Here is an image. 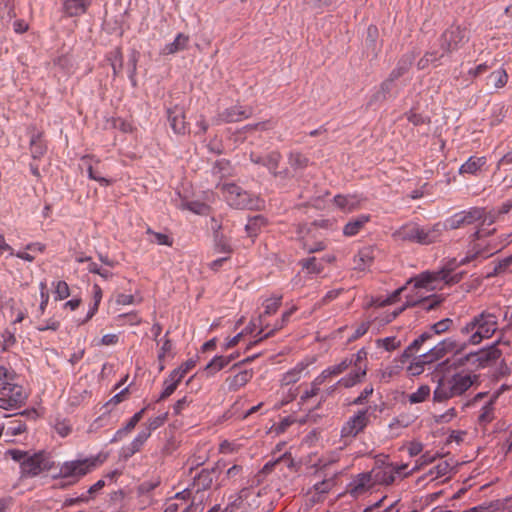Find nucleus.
I'll return each instance as SVG.
<instances>
[{"mask_svg": "<svg viewBox=\"0 0 512 512\" xmlns=\"http://www.w3.org/2000/svg\"><path fill=\"white\" fill-rule=\"evenodd\" d=\"M406 468V465L395 467L393 465L386 464V485L393 483L397 477H402V471Z\"/></svg>", "mask_w": 512, "mask_h": 512, "instance_id": "nucleus-50", "label": "nucleus"}, {"mask_svg": "<svg viewBox=\"0 0 512 512\" xmlns=\"http://www.w3.org/2000/svg\"><path fill=\"white\" fill-rule=\"evenodd\" d=\"M500 338L498 343H503L508 346H512V323H508L505 327L500 329Z\"/></svg>", "mask_w": 512, "mask_h": 512, "instance_id": "nucleus-59", "label": "nucleus"}, {"mask_svg": "<svg viewBox=\"0 0 512 512\" xmlns=\"http://www.w3.org/2000/svg\"><path fill=\"white\" fill-rule=\"evenodd\" d=\"M30 144L31 155L34 159L41 158L45 154L46 145L42 142L40 134L32 136Z\"/></svg>", "mask_w": 512, "mask_h": 512, "instance_id": "nucleus-37", "label": "nucleus"}, {"mask_svg": "<svg viewBox=\"0 0 512 512\" xmlns=\"http://www.w3.org/2000/svg\"><path fill=\"white\" fill-rule=\"evenodd\" d=\"M424 343V339L420 336L415 339L402 353L400 359L398 360L397 368H402V366L408 361L411 357L412 351L417 350Z\"/></svg>", "mask_w": 512, "mask_h": 512, "instance_id": "nucleus-39", "label": "nucleus"}, {"mask_svg": "<svg viewBox=\"0 0 512 512\" xmlns=\"http://www.w3.org/2000/svg\"><path fill=\"white\" fill-rule=\"evenodd\" d=\"M28 398L26 390L17 383H7L0 386V408L5 410L17 409L25 404Z\"/></svg>", "mask_w": 512, "mask_h": 512, "instance_id": "nucleus-7", "label": "nucleus"}, {"mask_svg": "<svg viewBox=\"0 0 512 512\" xmlns=\"http://www.w3.org/2000/svg\"><path fill=\"white\" fill-rule=\"evenodd\" d=\"M424 343V339L420 336L415 339L402 353L400 359L398 360L397 368H402V366L408 361L411 357L412 351L417 350Z\"/></svg>", "mask_w": 512, "mask_h": 512, "instance_id": "nucleus-40", "label": "nucleus"}, {"mask_svg": "<svg viewBox=\"0 0 512 512\" xmlns=\"http://www.w3.org/2000/svg\"><path fill=\"white\" fill-rule=\"evenodd\" d=\"M430 387L428 385H421L416 392L409 395L411 403L423 402L430 395Z\"/></svg>", "mask_w": 512, "mask_h": 512, "instance_id": "nucleus-52", "label": "nucleus"}, {"mask_svg": "<svg viewBox=\"0 0 512 512\" xmlns=\"http://www.w3.org/2000/svg\"><path fill=\"white\" fill-rule=\"evenodd\" d=\"M15 378H16V373L13 369H11L10 367H6L4 365H0L1 386L5 385V382L14 383Z\"/></svg>", "mask_w": 512, "mask_h": 512, "instance_id": "nucleus-56", "label": "nucleus"}, {"mask_svg": "<svg viewBox=\"0 0 512 512\" xmlns=\"http://www.w3.org/2000/svg\"><path fill=\"white\" fill-rule=\"evenodd\" d=\"M309 159L299 152H292L289 155V164L293 168L303 169L308 166Z\"/></svg>", "mask_w": 512, "mask_h": 512, "instance_id": "nucleus-49", "label": "nucleus"}, {"mask_svg": "<svg viewBox=\"0 0 512 512\" xmlns=\"http://www.w3.org/2000/svg\"><path fill=\"white\" fill-rule=\"evenodd\" d=\"M177 208L180 210H189L197 215H208L210 212V207L200 201L181 200L180 203L177 204Z\"/></svg>", "mask_w": 512, "mask_h": 512, "instance_id": "nucleus-27", "label": "nucleus"}, {"mask_svg": "<svg viewBox=\"0 0 512 512\" xmlns=\"http://www.w3.org/2000/svg\"><path fill=\"white\" fill-rule=\"evenodd\" d=\"M443 228L444 226L441 223H436L427 227H421L418 225L415 243L429 245L439 241L442 236Z\"/></svg>", "mask_w": 512, "mask_h": 512, "instance_id": "nucleus-16", "label": "nucleus"}, {"mask_svg": "<svg viewBox=\"0 0 512 512\" xmlns=\"http://www.w3.org/2000/svg\"><path fill=\"white\" fill-rule=\"evenodd\" d=\"M106 460V455L99 453L95 456L68 460L59 465L57 474H53V479H66L69 485L76 484L84 476L91 473Z\"/></svg>", "mask_w": 512, "mask_h": 512, "instance_id": "nucleus-3", "label": "nucleus"}, {"mask_svg": "<svg viewBox=\"0 0 512 512\" xmlns=\"http://www.w3.org/2000/svg\"><path fill=\"white\" fill-rule=\"evenodd\" d=\"M192 401V397L188 395L179 399L173 407L174 413L177 415L181 414L184 410H186L189 407Z\"/></svg>", "mask_w": 512, "mask_h": 512, "instance_id": "nucleus-61", "label": "nucleus"}, {"mask_svg": "<svg viewBox=\"0 0 512 512\" xmlns=\"http://www.w3.org/2000/svg\"><path fill=\"white\" fill-rule=\"evenodd\" d=\"M21 473L24 477H36L43 472L50 471L54 462L44 452H37L26 457L20 464Z\"/></svg>", "mask_w": 512, "mask_h": 512, "instance_id": "nucleus-8", "label": "nucleus"}, {"mask_svg": "<svg viewBox=\"0 0 512 512\" xmlns=\"http://www.w3.org/2000/svg\"><path fill=\"white\" fill-rule=\"evenodd\" d=\"M490 80L493 81V85L495 88H503L507 81H508V75L504 69H498L493 71L490 76Z\"/></svg>", "mask_w": 512, "mask_h": 512, "instance_id": "nucleus-48", "label": "nucleus"}, {"mask_svg": "<svg viewBox=\"0 0 512 512\" xmlns=\"http://www.w3.org/2000/svg\"><path fill=\"white\" fill-rule=\"evenodd\" d=\"M189 37L183 33H179L172 43L165 45L162 53L165 55L174 54L187 47Z\"/></svg>", "mask_w": 512, "mask_h": 512, "instance_id": "nucleus-28", "label": "nucleus"}, {"mask_svg": "<svg viewBox=\"0 0 512 512\" xmlns=\"http://www.w3.org/2000/svg\"><path fill=\"white\" fill-rule=\"evenodd\" d=\"M1 338H2L1 346H2L3 351L9 350L11 347H13L16 344V337H15L14 331L5 329L1 334Z\"/></svg>", "mask_w": 512, "mask_h": 512, "instance_id": "nucleus-54", "label": "nucleus"}, {"mask_svg": "<svg viewBox=\"0 0 512 512\" xmlns=\"http://www.w3.org/2000/svg\"><path fill=\"white\" fill-rule=\"evenodd\" d=\"M335 205L344 212H351L359 207L360 201L353 195H336L334 197Z\"/></svg>", "mask_w": 512, "mask_h": 512, "instance_id": "nucleus-26", "label": "nucleus"}, {"mask_svg": "<svg viewBox=\"0 0 512 512\" xmlns=\"http://www.w3.org/2000/svg\"><path fill=\"white\" fill-rule=\"evenodd\" d=\"M280 160L281 154L277 151H272L264 156L262 166L266 167L271 173L276 175V170Z\"/></svg>", "mask_w": 512, "mask_h": 512, "instance_id": "nucleus-35", "label": "nucleus"}, {"mask_svg": "<svg viewBox=\"0 0 512 512\" xmlns=\"http://www.w3.org/2000/svg\"><path fill=\"white\" fill-rule=\"evenodd\" d=\"M168 333H166L165 338L162 342V345L160 347V350L158 352V361L161 363L159 370L162 371L164 369V360L166 356L171 352L172 350V342L170 339L167 338Z\"/></svg>", "mask_w": 512, "mask_h": 512, "instance_id": "nucleus-51", "label": "nucleus"}, {"mask_svg": "<svg viewBox=\"0 0 512 512\" xmlns=\"http://www.w3.org/2000/svg\"><path fill=\"white\" fill-rule=\"evenodd\" d=\"M475 356L474 352L462 355L461 353L459 355L454 356V365L457 367H463V366H469L472 369H475Z\"/></svg>", "mask_w": 512, "mask_h": 512, "instance_id": "nucleus-47", "label": "nucleus"}, {"mask_svg": "<svg viewBox=\"0 0 512 512\" xmlns=\"http://www.w3.org/2000/svg\"><path fill=\"white\" fill-rule=\"evenodd\" d=\"M418 224L407 223L392 233V238L396 242H416Z\"/></svg>", "mask_w": 512, "mask_h": 512, "instance_id": "nucleus-22", "label": "nucleus"}, {"mask_svg": "<svg viewBox=\"0 0 512 512\" xmlns=\"http://www.w3.org/2000/svg\"><path fill=\"white\" fill-rule=\"evenodd\" d=\"M405 341L406 334L403 331H398L397 335L386 336V351L398 348Z\"/></svg>", "mask_w": 512, "mask_h": 512, "instance_id": "nucleus-46", "label": "nucleus"}, {"mask_svg": "<svg viewBox=\"0 0 512 512\" xmlns=\"http://www.w3.org/2000/svg\"><path fill=\"white\" fill-rule=\"evenodd\" d=\"M226 202L236 209L258 210L263 206V201L256 195L243 190L235 183L219 184Z\"/></svg>", "mask_w": 512, "mask_h": 512, "instance_id": "nucleus-5", "label": "nucleus"}, {"mask_svg": "<svg viewBox=\"0 0 512 512\" xmlns=\"http://www.w3.org/2000/svg\"><path fill=\"white\" fill-rule=\"evenodd\" d=\"M56 433L61 437H67L72 432V425L70 420L66 418L57 417L53 425Z\"/></svg>", "mask_w": 512, "mask_h": 512, "instance_id": "nucleus-41", "label": "nucleus"}, {"mask_svg": "<svg viewBox=\"0 0 512 512\" xmlns=\"http://www.w3.org/2000/svg\"><path fill=\"white\" fill-rule=\"evenodd\" d=\"M301 264L303 268L308 271V273L312 274H320L324 269L322 262L316 257L305 259L301 262Z\"/></svg>", "mask_w": 512, "mask_h": 512, "instance_id": "nucleus-43", "label": "nucleus"}, {"mask_svg": "<svg viewBox=\"0 0 512 512\" xmlns=\"http://www.w3.org/2000/svg\"><path fill=\"white\" fill-rule=\"evenodd\" d=\"M148 439L149 431L141 430L129 444L121 448L120 456L125 460L131 458L134 454L142 449Z\"/></svg>", "mask_w": 512, "mask_h": 512, "instance_id": "nucleus-20", "label": "nucleus"}, {"mask_svg": "<svg viewBox=\"0 0 512 512\" xmlns=\"http://www.w3.org/2000/svg\"><path fill=\"white\" fill-rule=\"evenodd\" d=\"M494 418V401L490 400L486 405L481 408L478 416V421L481 424L490 423Z\"/></svg>", "mask_w": 512, "mask_h": 512, "instance_id": "nucleus-42", "label": "nucleus"}, {"mask_svg": "<svg viewBox=\"0 0 512 512\" xmlns=\"http://www.w3.org/2000/svg\"><path fill=\"white\" fill-rule=\"evenodd\" d=\"M500 315L499 306H491L474 315L460 328L461 335L467 337L466 342L450 337L439 342L444 355L448 353H453L454 356L459 355L467 345H479L482 341L490 339L499 330Z\"/></svg>", "mask_w": 512, "mask_h": 512, "instance_id": "nucleus-1", "label": "nucleus"}, {"mask_svg": "<svg viewBox=\"0 0 512 512\" xmlns=\"http://www.w3.org/2000/svg\"><path fill=\"white\" fill-rule=\"evenodd\" d=\"M495 251L488 250L486 248H474L473 252H469L468 255L462 258L459 262L460 265H464L477 257L487 258L494 254Z\"/></svg>", "mask_w": 512, "mask_h": 512, "instance_id": "nucleus-44", "label": "nucleus"}, {"mask_svg": "<svg viewBox=\"0 0 512 512\" xmlns=\"http://www.w3.org/2000/svg\"><path fill=\"white\" fill-rule=\"evenodd\" d=\"M100 160L93 155H84L81 157L82 166L86 167L88 177L97 181L101 186H109L112 181L103 177L101 171L94 167V164H99Z\"/></svg>", "mask_w": 512, "mask_h": 512, "instance_id": "nucleus-18", "label": "nucleus"}, {"mask_svg": "<svg viewBox=\"0 0 512 512\" xmlns=\"http://www.w3.org/2000/svg\"><path fill=\"white\" fill-rule=\"evenodd\" d=\"M229 362L230 358L228 357L216 356L207 364L206 371L208 374L214 375L216 372L226 367Z\"/></svg>", "mask_w": 512, "mask_h": 512, "instance_id": "nucleus-38", "label": "nucleus"}, {"mask_svg": "<svg viewBox=\"0 0 512 512\" xmlns=\"http://www.w3.org/2000/svg\"><path fill=\"white\" fill-rule=\"evenodd\" d=\"M334 484L335 483L333 479H326L314 484V490L318 494H326L333 488Z\"/></svg>", "mask_w": 512, "mask_h": 512, "instance_id": "nucleus-62", "label": "nucleus"}, {"mask_svg": "<svg viewBox=\"0 0 512 512\" xmlns=\"http://www.w3.org/2000/svg\"><path fill=\"white\" fill-rule=\"evenodd\" d=\"M473 378L468 374L456 373L450 377H442L434 390L435 402H443L450 398L461 396L472 385Z\"/></svg>", "mask_w": 512, "mask_h": 512, "instance_id": "nucleus-4", "label": "nucleus"}, {"mask_svg": "<svg viewBox=\"0 0 512 512\" xmlns=\"http://www.w3.org/2000/svg\"><path fill=\"white\" fill-rule=\"evenodd\" d=\"M453 324V320L450 318H445L437 323L430 326V330L433 332L434 335L442 334L450 329V327Z\"/></svg>", "mask_w": 512, "mask_h": 512, "instance_id": "nucleus-55", "label": "nucleus"}, {"mask_svg": "<svg viewBox=\"0 0 512 512\" xmlns=\"http://www.w3.org/2000/svg\"><path fill=\"white\" fill-rule=\"evenodd\" d=\"M108 59L111 62L114 76H117L121 72L123 66V57L120 49L112 51L109 54Z\"/></svg>", "mask_w": 512, "mask_h": 512, "instance_id": "nucleus-45", "label": "nucleus"}, {"mask_svg": "<svg viewBox=\"0 0 512 512\" xmlns=\"http://www.w3.org/2000/svg\"><path fill=\"white\" fill-rule=\"evenodd\" d=\"M167 118L173 132L178 135H184L189 130V124L186 122L185 110L179 105L167 109Z\"/></svg>", "mask_w": 512, "mask_h": 512, "instance_id": "nucleus-12", "label": "nucleus"}, {"mask_svg": "<svg viewBox=\"0 0 512 512\" xmlns=\"http://www.w3.org/2000/svg\"><path fill=\"white\" fill-rule=\"evenodd\" d=\"M325 383V380L318 375L310 384L309 388H306L300 396V402L305 403L309 399L318 395L320 386Z\"/></svg>", "mask_w": 512, "mask_h": 512, "instance_id": "nucleus-33", "label": "nucleus"}, {"mask_svg": "<svg viewBox=\"0 0 512 512\" xmlns=\"http://www.w3.org/2000/svg\"><path fill=\"white\" fill-rule=\"evenodd\" d=\"M498 341L489 346L488 348L481 349L477 352H474L475 356V369L485 367L493 362H495L500 356L501 351L496 347Z\"/></svg>", "mask_w": 512, "mask_h": 512, "instance_id": "nucleus-19", "label": "nucleus"}, {"mask_svg": "<svg viewBox=\"0 0 512 512\" xmlns=\"http://www.w3.org/2000/svg\"><path fill=\"white\" fill-rule=\"evenodd\" d=\"M265 225L266 219L261 215H257L248 220L245 230L249 237L254 238Z\"/></svg>", "mask_w": 512, "mask_h": 512, "instance_id": "nucleus-32", "label": "nucleus"}, {"mask_svg": "<svg viewBox=\"0 0 512 512\" xmlns=\"http://www.w3.org/2000/svg\"><path fill=\"white\" fill-rule=\"evenodd\" d=\"M282 296H275L268 298L263 303L264 311L260 315V321L262 322L263 317L273 315L277 312L281 306Z\"/></svg>", "mask_w": 512, "mask_h": 512, "instance_id": "nucleus-34", "label": "nucleus"}, {"mask_svg": "<svg viewBox=\"0 0 512 512\" xmlns=\"http://www.w3.org/2000/svg\"><path fill=\"white\" fill-rule=\"evenodd\" d=\"M146 233L152 236L151 242L166 246H172L173 244V240L166 234L154 232L151 228H148Z\"/></svg>", "mask_w": 512, "mask_h": 512, "instance_id": "nucleus-53", "label": "nucleus"}, {"mask_svg": "<svg viewBox=\"0 0 512 512\" xmlns=\"http://www.w3.org/2000/svg\"><path fill=\"white\" fill-rule=\"evenodd\" d=\"M405 290V287L402 286L394 292L386 297V323L395 319L401 312L405 310L407 307V303H403L397 307H392L396 302L398 296Z\"/></svg>", "mask_w": 512, "mask_h": 512, "instance_id": "nucleus-21", "label": "nucleus"}, {"mask_svg": "<svg viewBox=\"0 0 512 512\" xmlns=\"http://www.w3.org/2000/svg\"><path fill=\"white\" fill-rule=\"evenodd\" d=\"M181 381L182 380L178 376L171 372L163 382V391L159 397V400H163L173 394Z\"/></svg>", "mask_w": 512, "mask_h": 512, "instance_id": "nucleus-31", "label": "nucleus"}, {"mask_svg": "<svg viewBox=\"0 0 512 512\" xmlns=\"http://www.w3.org/2000/svg\"><path fill=\"white\" fill-rule=\"evenodd\" d=\"M243 475V467L241 465H233L228 468L225 472V475L218 482L219 487H224L228 484H234L236 481L241 478Z\"/></svg>", "mask_w": 512, "mask_h": 512, "instance_id": "nucleus-29", "label": "nucleus"}, {"mask_svg": "<svg viewBox=\"0 0 512 512\" xmlns=\"http://www.w3.org/2000/svg\"><path fill=\"white\" fill-rule=\"evenodd\" d=\"M252 378V372L249 370H243L235 375L228 377L226 383L230 391H237L245 386Z\"/></svg>", "mask_w": 512, "mask_h": 512, "instance_id": "nucleus-23", "label": "nucleus"}, {"mask_svg": "<svg viewBox=\"0 0 512 512\" xmlns=\"http://www.w3.org/2000/svg\"><path fill=\"white\" fill-rule=\"evenodd\" d=\"M368 418L366 411H360L353 417H351L342 427L341 429V437L349 438L355 437L359 432H361L367 425Z\"/></svg>", "mask_w": 512, "mask_h": 512, "instance_id": "nucleus-15", "label": "nucleus"}, {"mask_svg": "<svg viewBox=\"0 0 512 512\" xmlns=\"http://www.w3.org/2000/svg\"><path fill=\"white\" fill-rule=\"evenodd\" d=\"M252 112V108L237 104L220 112L212 119V124L220 125L222 123L239 122L249 118Z\"/></svg>", "mask_w": 512, "mask_h": 512, "instance_id": "nucleus-10", "label": "nucleus"}, {"mask_svg": "<svg viewBox=\"0 0 512 512\" xmlns=\"http://www.w3.org/2000/svg\"><path fill=\"white\" fill-rule=\"evenodd\" d=\"M195 367L194 360H187L182 363L178 368L174 369L172 372L178 376L181 380Z\"/></svg>", "mask_w": 512, "mask_h": 512, "instance_id": "nucleus-57", "label": "nucleus"}, {"mask_svg": "<svg viewBox=\"0 0 512 512\" xmlns=\"http://www.w3.org/2000/svg\"><path fill=\"white\" fill-rule=\"evenodd\" d=\"M309 362L300 361L293 368L289 369L281 375L280 385L286 387L297 383L302 377L308 374L307 368Z\"/></svg>", "mask_w": 512, "mask_h": 512, "instance_id": "nucleus-17", "label": "nucleus"}, {"mask_svg": "<svg viewBox=\"0 0 512 512\" xmlns=\"http://www.w3.org/2000/svg\"><path fill=\"white\" fill-rule=\"evenodd\" d=\"M457 266L456 260H451L447 263V265L436 272H423L411 281L414 282V286L416 288H427L431 286V284L435 281H443L446 284L458 283L462 279V273H456L451 275V272Z\"/></svg>", "mask_w": 512, "mask_h": 512, "instance_id": "nucleus-6", "label": "nucleus"}, {"mask_svg": "<svg viewBox=\"0 0 512 512\" xmlns=\"http://www.w3.org/2000/svg\"><path fill=\"white\" fill-rule=\"evenodd\" d=\"M376 484V479L372 473L359 474L347 487V493L352 497L358 498L371 491Z\"/></svg>", "mask_w": 512, "mask_h": 512, "instance_id": "nucleus-11", "label": "nucleus"}, {"mask_svg": "<svg viewBox=\"0 0 512 512\" xmlns=\"http://www.w3.org/2000/svg\"><path fill=\"white\" fill-rule=\"evenodd\" d=\"M165 420H166L165 415L150 418L146 424V427L142 431H149V437H150L152 431H154L157 428H159L160 426H162L164 424Z\"/></svg>", "mask_w": 512, "mask_h": 512, "instance_id": "nucleus-58", "label": "nucleus"}, {"mask_svg": "<svg viewBox=\"0 0 512 512\" xmlns=\"http://www.w3.org/2000/svg\"><path fill=\"white\" fill-rule=\"evenodd\" d=\"M445 355L439 345H435L433 348H431L427 353H424L420 355L410 366L409 371L413 375H418L422 373L423 367L426 364H431L441 358H443Z\"/></svg>", "mask_w": 512, "mask_h": 512, "instance_id": "nucleus-13", "label": "nucleus"}, {"mask_svg": "<svg viewBox=\"0 0 512 512\" xmlns=\"http://www.w3.org/2000/svg\"><path fill=\"white\" fill-rule=\"evenodd\" d=\"M55 294L59 300H63L69 297L70 289L65 281H58L55 285Z\"/></svg>", "mask_w": 512, "mask_h": 512, "instance_id": "nucleus-60", "label": "nucleus"}, {"mask_svg": "<svg viewBox=\"0 0 512 512\" xmlns=\"http://www.w3.org/2000/svg\"><path fill=\"white\" fill-rule=\"evenodd\" d=\"M215 469L202 470L195 479V485L198 489L206 490L211 487L213 483V473Z\"/></svg>", "mask_w": 512, "mask_h": 512, "instance_id": "nucleus-36", "label": "nucleus"}, {"mask_svg": "<svg viewBox=\"0 0 512 512\" xmlns=\"http://www.w3.org/2000/svg\"><path fill=\"white\" fill-rule=\"evenodd\" d=\"M369 215H360L351 221H349L343 228V233L345 236L352 237L357 235L365 226L367 222H369Z\"/></svg>", "mask_w": 512, "mask_h": 512, "instance_id": "nucleus-25", "label": "nucleus"}, {"mask_svg": "<svg viewBox=\"0 0 512 512\" xmlns=\"http://www.w3.org/2000/svg\"><path fill=\"white\" fill-rule=\"evenodd\" d=\"M467 41L468 32L466 28L452 25L443 32L439 39V44L441 45V50L450 54L458 50Z\"/></svg>", "mask_w": 512, "mask_h": 512, "instance_id": "nucleus-9", "label": "nucleus"}, {"mask_svg": "<svg viewBox=\"0 0 512 512\" xmlns=\"http://www.w3.org/2000/svg\"><path fill=\"white\" fill-rule=\"evenodd\" d=\"M215 250L219 253L231 254L232 248L224 237H216Z\"/></svg>", "mask_w": 512, "mask_h": 512, "instance_id": "nucleus-64", "label": "nucleus"}, {"mask_svg": "<svg viewBox=\"0 0 512 512\" xmlns=\"http://www.w3.org/2000/svg\"><path fill=\"white\" fill-rule=\"evenodd\" d=\"M367 352L364 349H360L357 353L352 354L350 357L344 358L340 363L329 366L324 369L319 375L325 380V382L332 378L339 376L340 374L352 368L351 372L342 377L331 390H335L337 387L350 388L355 386L361 381L366 375L367 371Z\"/></svg>", "mask_w": 512, "mask_h": 512, "instance_id": "nucleus-2", "label": "nucleus"}, {"mask_svg": "<svg viewBox=\"0 0 512 512\" xmlns=\"http://www.w3.org/2000/svg\"><path fill=\"white\" fill-rule=\"evenodd\" d=\"M92 0H66L64 8L69 16H79L86 12Z\"/></svg>", "mask_w": 512, "mask_h": 512, "instance_id": "nucleus-24", "label": "nucleus"}, {"mask_svg": "<svg viewBox=\"0 0 512 512\" xmlns=\"http://www.w3.org/2000/svg\"><path fill=\"white\" fill-rule=\"evenodd\" d=\"M451 470V466L447 461H442L438 463L433 470H431L430 474H435L436 477H442L447 475Z\"/></svg>", "mask_w": 512, "mask_h": 512, "instance_id": "nucleus-63", "label": "nucleus"}, {"mask_svg": "<svg viewBox=\"0 0 512 512\" xmlns=\"http://www.w3.org/2000/svg\"><path fill=\"white\" fill-rule=\"evenodd\" d=\"M483 216V209L473 208L469 211H462L456 213L447 220V224L450 229H458L464 225H470L477 220H480Z\"/></svg>", "mask_w": 512, "mask_h": 512, "instance_id": "nucleus-14", "label": "nucleus"}, {"mask_svg": "<svg viewBox=\"0 0 512 512\" xmlns=\"http://www.w3.org/2000/svg\"><path fill=\"white\" fill-rule=\"evenodd\" d=\"M485 157H470L459 169L461 174H476L483 165H485Z\"/></svg>", "mask_w": 512, "mask_h": 512, "instance_id": "nucleus-30", "label": "nucleus"}]
</instances>
